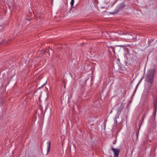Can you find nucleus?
<instances>
[{
    "label": "nucleus",
    "mask_w": 157,
    "mask_h": 157,
    "mask_svg": "<svg viewBox=\"0 0 157 157\" xmlns=\"http://www.w3.org/2000/svg\"><path fill=\"white\" fill-rule=\"evenodd\" d=\"M154 70H151L147 74L145 81L150 83H152L154 77Z\"/></svg>",
    "instance_id": "obj_1"
},
{
    "label": "nucleus",
    "mask_w": 157,
    "mask_h": 157,
    "mask_svg": "<svg viewBox=\"0 0 157 157\" xmlns=\"http://www.w3.org/2000/svg\"><path fill=\"white\" fill-rule=\"evenodd\" d=\"M111 149L114 154L113 157H118L120 152V150L118 149L114 148L113 147H112Z\"/></svg>",
    "instance_id": "obj_2"
},
{
    "label": "nucleus",
    "mask_w": 157,
    "mask_h": 157,
    "mask_svg": "<svg viewBox=\"0 0 157 157\" xmlns=\"http://www.w3.org/2000/svg\"><path fill=\"white\" fill-rule=\"evenodd\" d=\"M4 24L2 20L0 19V32H1L4 30Z\"/></svg>",
    "instance_id": "obj_3"
},
{
    "label": "nucleus",
    "mask_w": 157,
    "mask_h": 157,
    "mask_svg": "<svg viewBox=\"0 0 157 157\" xmlns=\"http://www.w3.org/2000/svg\"><path fill=\"white\" fill-rule=\"evenodd\" d=\"M124 107V105L123 103H121V105L119 106V108L117 109V113L120 114V113L121 112V110L123 109Z\"/></svg>",
    "instance_id": "obj_4"
},
{
    "label": "nucleus",
    "mask_w": 157,
    "mask_h": 157,
    "mask_svg": "<svg viewBox=\"0 0 157 157\" xmlns=\"http://www.w3.org/2000/svg\"><path fill=\"white\" fill-rule=\"evenodd\" d=\"M47 154L50 151V146H51V143L50 141H48L47 142Z\"/></svg>",
    "instance_id": "obj_5"
},
{
    "label": "nucleus",
    "mask_w": 157,
    "mask_h": 157,
    "mask_svg": "<svg viewBox=\"0 0 157 157\" xmlns=\"http://www.w3.org/2000/svg\"><path fill=\"white\" fill-rule=\"evenodd\" d=\"M119 7L120 8H122L124 7H125V5L124 3H121V4L120 5Z\"/></svg>",
    "instance_id": "obj_6"
},
{
    "label": "nucleus",
    "mask_w": 157,
    "mask_h": 157,
    "mask_svg": "<svg viewBox=\"0 0 157 157\" xmlns=\"http://www.w3.org/2000/svg\"><path fill=\"white\" fill-rule=\"evenodd\" d=\"M74 2V0H71V1L70 3L71 6L72 7L73 6Z\"/></svg>",
    "instance_id": "obj_7"
},
{
    "label": "nucleus",
    "mask_w": 157,
    "mask_h": 157,
    "mask_svg": "<svg viewBox=\"0 0 157 157\" xmlns=\"http://www.w3.org/2000/svg\"><path fill=\"white\" fill-rule=\"evenodd\" d=\"M157 111V109H154V113H156V112Z\"/></svg>",
    "instance_id": "obj_8"
},
{
    "label": "nucleus",
    "mask_w": 157,
    "mask_h": 157,
    "mask_svg": "<svg viewBox=\"0 0 157 157\" xmlns=\"http://www.w3.org/2000/svg\"><path fill=\"white\" fill-rule=\"evenodd\" d=\"M157 105L156 104H155L154 105V109H157Z\"/></svg>",
    "instance_id": "obj_9"
},
{
    "label": "nucleus",
    "mask_w": 157,
    "mask_h": 157,
    "mask_svg": "<svg viewBox=\"0 0 157 157\" xmlns=\"http://www.w3.org/2000/svg\"><path fill=\"white\" fill-rule=\"evenodd\" d=\"M143 77H142V78L139 81L138 83V84H139L141 82V81L143 79Z\"/></svg>",
    "instance_id": "obj_10"
},
{
    "label": "nucleus",
    "mask_w": 157,
    "mask_h": 157,
    "mask_svg": "<svg viewBox=\"0 0 157 157\" xmlns=\"http://www.w3.org/2000/svg\"><path fill=\"white\" fill-rule=\"evenodd\" d=\"M139 85V84H137L136 85V86L135 88V90H136L137 89Z\"/></svg>",
    "instance_id": "obj_11"
},
{
    "label": "nucleus",
    "mask_w": 157,
    "mask_h": 157,
    "mask_svg": "<svg viewBox=\"0 0 157 157\" xmlns=\"http://www.w3.org/2000/svg\"><path fill=\"white\" fill-rule=\"evenodd\" d=\"M116 140H114L113 141V144H115V143H116Z\"/></svg>",
    "instance_id": "obj_12"
},
{
    "label": "nucleus",
    "mask_w": 157,
    "mask_h": 157,
    "mask_svg": "<svg viewBox=\"0 0 157 157\" xmlns=\"http://www.w3.org/2000/svg\"><path fill=\"white\" fill-rule=\"evenodd\" d=\"M122 35H124V34H127V33H123L121 34Z\"/></svg>",
    "instance_id": "obj_13"
},
{
    "label": "nucleus",
    "mask_w": 157,
    "mask_h": 157,
    "mask_svg": "<svg viewBox=\"0 0 157 157\" xmlns=\"http://www.w3.org/2000/svg\"><path fill=\"white\" fill-rule=\"evenodd\" d=\"M26 21H27V22L28 23V22L29 21V20H27Z\"/></svg>",
    "instance_id": "obj_14"
},
{
    "label": "nucleus",
    "mask_w": 157,
    "mask_h": 157,
    "mask_svg": "<svg viewBox=\"0 0 157 157\" xmlns=\"http://www.w3.org/2000/svg\"><path fill=\"white\" fill-rule=\"evenodd\" d=\"M115 2H114L113 3V5H112V6L113 4H114L115 3Z\"/></svg>",
    "instance_id": "obj_15"
},
{
    "label": "nucleus",
    "mask_w": 157,
    "mask_h": 157,
    "mask_svg": "<svg viewBox=\"0 0 157 157\" xmlns=\"http://www.w3.org/2000/svg\"><path fill=\"white\" fill-rule=\"evenodd\" d=\"M128 35H131V36H132V35L131 34H128Z\"/></svg>",
    "instance_id": "obj_16"
},
{
    "label": "nucleus",
    "mask_w": 157,
    "mask_h": 157,
    "mask_svg": "<svg viewBox=\"0 0 157 157\" xmlns=\"http://www.w3.org/2000/svg\"><path fill=\"white\" fill-rule=\"evenodd\" d=\"M121 46V47H123V45H120L119 46Z\"/></svg>",
    "instance_id": "obj_17"
},
{
    "label": "nucleus",
    "mask_w": 157,
    "mask_h": 157,
    "mask_svg": "<svg viewBox=\"0 0 157 157\" xmlns=\"http://www.w3.org/2000/svg\"><path fill=\"white\" fill-rule=\"evenodd\" d=\"M113 52H115V51L114 50H113Z\"/></svg>",
    "instance_id": "obj_18"
}]
</instances>
